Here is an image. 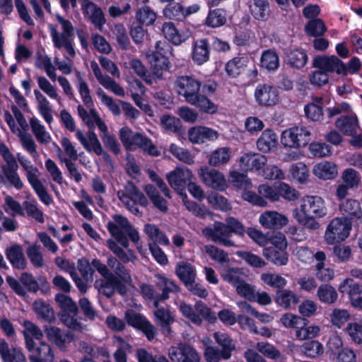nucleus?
<instances>
[{
  "mask_svg": "<svg viewBox=\"0 0 362 362\" xmlns=\"http://www.w3.org/2000/svg\"><path fill=\"white\" fill-rule=\"evenodd\" d=\"M175 274L185 286L195 280L197 271L194 266L185 261L180 262L175 267Z\"/></svg>",
  "mask_w": 362,
  "mask_h": 362,
  "instance_id": "obj_42",
  "label": "nucleus"
},
{
  "mask_svg": "<svg viewBox=\"0 0 362 362\" xmlns=\"http://www.w3.org/2000/svg\"><path fill=\"white\" fill-rule=\"evenodd\" d=\"M257 192L258 194L253 191L243 192L242 198L253 205L261 207H266L267 206L266 199L272 202L279 201L277 182L272 185L269 183L261 184L257 187Z\"/></svg>",
  "mask_w": 362,
  "mask_h": 362,
  "instance_id": "obj_11",
  "label": "nucleus"
},
{
  "mask_svg": "<svg viewBox=\"0 0 362 362\" xmlns=\"http://www.w3.org/2000/svg\"><path fill=\"white\" fill-rule=\"evenodd\" d=\"M289 172L293 179L300 184L306 183L309 178V170L307 165L302 163H296L291 165Z\"/></svg>",
  "mask_w": 362,
  "mask_h": 362,
  "instance_id": "obj_64",
  "label": "nucleus"
},
{
  "mask_svg": "<svg viewBox=\"0 0 362 362\" xmlns=\"http://www.w3.org/2000/svg\"><path fill=\"white\" fill-rule=\"evenodd\" d=\"M293 216L303 226L316 230L320 228L317 219L324 218L327 214L325 201L317 195H306L300 200L298 207L293 210Z\"/></svg>",
  "mask_w": 362,
  "mask_h": 362,
  "instance_id": "obj_3",
  "label": "nucleus"
},
{
  "mask_svg": "<svg viewBox=\"0 0 362 362\" xmlns=\"http://www.w3.org/2000/svg\"><path fill=\"white\" fill-rule=\"evenodd\" d=\"M33 309L37 317L45 321L52 322L55 318L54 312L50 305L42 300L34 301Z\"/></svg>",
  "mask_w": 362,
  "mask_h": 362,
  "instance_id": "obj_52",
  "label": "nucleus"
},
{
  "mask_svg": "<svg viewBox=\"0 0 362 362\" xmlns=\"http://www.w3.org/2000/svg\"><path fill=\"white\" fill-rule=\"evenodd\" d=\"M222 279L234 287L244 278V273L238 268L223 267L219 270Z\"/></svg>",
  "mask_w": 362,
  "mask_h": 362,
  "instance_id": "obj_57",
  "label": "nucleus"
},
{
  "mask_svg": "<svg viewBox=\"0 0 362 362\" xmlns=\"http://www.w3.org/2000/svg\"><path fill=\"white\" fill-rule=\"evenodd\" d=\"M168 355L173 362H200V357L196 350L187 344L170 347Z\"/></svg>",
  "mask_w": 362,
  "mask_h": 362,
  "instance_id": "obj_23",
  "label": "nucleus"
},
{
  "mask_svg": "<svg viewBox=\"0 0 362 362\" xmlns=\"http://www.w3.org/2000/svg\"><path fill=\"white\" fill-rule=\"evenodd\" d=\"M35 66L42 69L52 82L57 80L56 68L54 66L52 59L40 52L37 54L35 59Z\"/></svg>",
  "mask_w": 362,
  "mask_h": 362,
  "instance_id": "obj_46",
  "label": "nucleus"
},
{
  "mask_svg": "<svg viewBox=\"0 0 362 362\" xmlns=\"http://www.w3.org/2000/svg\"><path fill=\"white\" fill-rule=\"evenodd\" d=\"M193 173L187 168L177 167L166 175V179L170 187L179 194L185 193L187 182H191Z\"/></svg>",
  "mask_w": 362,
  "mask_h": 362,
  "instance_id": "obj_18",
  "label": "nucleus"
},
{
  "mask_svg": "<svg viewBox=\"0 0 362 362\" xmlns=\"http://www.w3.org/2000/svg\"><path fill=\"white\" fill-rule=\"evenodd\" d=\"M16 159L21 166L28 183L40 200L47 206L50 205L52 202V199L47 193L45 187L40 179L41 173L39 169L33 164L32 161L27 156L21 153H17Z\"/></svg>",
  "mask_w": 362,
  "mask_h": 362,
  "instance_id": "obj_4",
  "label": "nucleus"
},
{
  "mask_svg": "<svg viewBox=\"0 0 362 362\" xmlns=\"http://www.w3.org/2000/svg\"><path fill=\"white\" fill-rule=\"evenodd\" d=\"M33 93L36 100V107L38 113L47 125L50 127L54 122L52 107L50 102L39 90L35 89Z\"/></svg>",
  "mask_w": 362,
  "mask_h": 362,
  "instance_id": "obj_30",
  "label": "nucleus"
},
{
  "mask_svg": "<svg viewBox=\"0 0 362 362\" xmlns=\"http://www.w3.org/2000/svg\"><path fill=\"white\" fill-rule=\"evenodd\" d=\"M6 255L7 259L14 267L18 269L25 268L26 262L21 246L18 245L11 246L6 249Z\"/></svg>",
  "mask_w": 362,
  "mask_h": 362,
  "instance_id": "obj_50",
  "label": "nucleus"
},
{
  "mask_svg": "<svg viewBox=\"0 0 362 362\" xmlns=\"http://www.w3.org/2000/svg\"><path fill=\"white\" fill-rule=\"evenodd\" d=\"M176 304L182 315L194 325H200L204 320L213 323L216 320L215 313L202 301H197L194 308L183 301Z\"/></svg>",
  "mask_w": 362,
  "mask_h": 362,
  "instance_id": "obj_7",
  "label": "nucleus"
},
{
  "mask_svg": "<svg viewBox=\"0 0 362 362\" xmlns=\"http://www.w3.org/2000/svg\"><path fill=\"white\" fill-rule=\"evenodd\" d=\"M326 259V255L324 252L318 251L316 252V260L317 264L315 268L317 270L316 276L320 281H328L333 279L334 272L329 268H325V261Z\"/></svg>",
  "mask_w": 362,
  "mask_h": 362,
  "instance_id": "obj_48",
  "label": "nucleus"
},
{
  "mask_svg": "<svg viewBox=\"0 0 362 362\" xmlns=\"http://www.w3.org/2000/svg\"><path fill=\"white\" fill-rule=\"evenodd\" d=\"M343 62L334 55L319 57L314 60V66L326 72H334L342 76Z\"/></svg>",
  "mask_w": 362,
  "mask_h": 362,
  "instance_id": "obj_29",
  "label": "nucleus"
},
{
  "mask_svg": "<svg viewBox=\"0 0 362 362\" xmlns=\"http://www.w3.org/2000/svg\"><path fill=\"white\" fill-rule=\"evenodd\" d=\"M37 82L39 88L49 98L56 100L58 104H62V97L59 95V90L57 86L52 85L46 77L42 76L37 78Z\"/></svg>",
  "mask_w": 362,
  "mask_h": 362,
  "instance_id": "obj_53",
  "label": "nucleus"
},
{
  "mask_svg": "<svg viewBox=\"0 0 362 362\" xmlns=\"http://www.w3.org/2000/svg\"><path fill=\"white\" fill-rule=\"evenodd\" d=\"M214 338L216 343L221 347V356L224 360L229 359L232 352L235 349V344L231 337L224 332H214Z\"/></svg>",
  "mask_w": 362,
  "mask_h": 362,
  "instance_id": "obj_40",
  "label": "nucleus"
},
{
  "mask_svg": "<svg viewBox=\"0 0 362 362\" xmlns=\"http://www.w3.org/2000/svg\"><path fill=\"white\" fill-rule=\"evenodd\" d=\"M322 98L320 97L315 98L313 101L304 107L306 117L313 121H319L322 118Z\"/></svg>",
  "mask_w": 362,
  "mask_h": 362,
  "instance_id": "obj_56",
  "label": "nucleus"
},
{
  "mask_svg": "<svg viewBox=\"0 0 362 362\" xmlns=\"http://www.w3.org/2000/svg\"><path fill=\"white\" fill-rule=\"evenodd\" d=\"M77 110L79 117L89 127H97L100 132L107 126L95 108H90L89 111H87L82 105H79L77 107Z\"/></svg>",
  "mask_w": 362,
  "mask_h": 362,
  "instance_id": "obj_32",
  "label": "nucleus"
},
{
  "mask_svg": "<svg viewBox=\"0 0 362 362\" xmlns=\"http://www.w3.org/2000/svg\"><path fill=\"white\" fill-rule=\"evenodd\" d=\"M157 310L154 312L156 322L163 329L164 332H170V325L175 322V317L168 309L158 307V299L153 303Z\"/></svg>",
  "mask_w": 362,
  "mask_h": 362,
  "instance_id": "obj_39",
  "label": "nucleus"
},
{
  "mask_svg": "<svg viewBox=\"0 0 362 362\" xmlns=\"http://www.w3.org/2000/svg\"><path fill=\"white\" fill-rule=\"evenodd\" d=\"M44 331L48 340L59 348L63 347L66 343L73 340L71 334L65 333L59 328L54 326H45Z\"/></svg>",
  "mask_w": 362,
  "mask_h": 362,
  "instance_id": "obj_38",
  "label": "nucleus"
},
{
  "mask_svg": "<svg viewBox=\"0 0 362 362\" xmlns=\"http://www.w3.org/2000/svg\"><path fill=\"white\" fill-rule=\"evenodd\" d=\"M231 149L229 147H220L213 151L209 156V164L219 167L228 163L231 158Z\"/></svg>",
  "mask_w": 362,
  "mask_h": 362,
  "instance_id": "obj_45",
  "label": "nucleus"
},
{
  "mask_svg": "<svg viewBox=\"0 0 362 362\" xmlns=\"http://www.w3.org/2000/svg\"><path fill=\"white\" fill-rule=\"evenodd\" d=\"M30 353V362H54V354L51 346L46 342L42 341L37 347L34 346V351Z\"/></svg>",
  "mask_w": 362,
  "mask_h": 362,
  "instance_id": "obj_37",
  "label": "nucleus"
},
{
  "mask_svg": "<svg viewBox=\"0 0 362 362\" xmlns=\"http://www.w3.org/2000/svg\"><path fill=\"white\" fill-rule=\"evenodd\" d=\"M161 30L165 39L175 46L180 45L190 37L189 31L178 30L172 22L164 23Z\"/></svg>",
  "mask_w": 362,
  "mask_h": 362,
  "instance_id": "obj_28",
  "label": "nucleus"
},
{
  "mask_svg": "<svg viewBox=\"0 0 362 362\" xmlns=\"http://www.w3.org/2000/svg\"><path fill=\"white\" fill-rule=\"evenodd\" d=\"M81 9L84 16L90 21L95 27L102 30L106 20L101 8L88 0H82Z\"/></svg>",
  "mask_w": 362,
  "mask_h": 362,
  "instance_id": "obj_26",
  "label": "nucleus"
},
{
  "mask_svg": "<svg viewBox=\"0 0 362 362\" xmlns=\"http://www.w3.org/2000/svg\"><path fill=\"white\" fill-rule=\"evenodd\" d=\"M339 211L344 216L343 218L352 223L361 222L362 220V208L358 201L348 199L339 205Z\"/></svg>",
  "mask_w": 362,
  "mask_h": 362,
  "instance_id": "obj_27",
  "label": "nucleus"
},
{
  "mask_svg": "<svg viewBox=\"0 0 362 362\" xmlns=\"http://www.w3.org/2000/svg\"><path fill=\"white\" fill-rule=\"evenodd\" d=\"M267 161V156L252 151L244 153L238 159L240 169L251 172H258L262 170Z\"/></svg>",
  "mask_w": 362,
  "mask_h": 362,
  "instance_id": "obj_20",
  "label": "nucleus"
},
{
  "mask_svg": "<svg viewBox=\"0 0 362 362\" xmlns=\"http://www.w3.org/2000/svg\"><path fill=\"white\" fill-rule=\"evenodd\" d=\"M313 173L322 180H332L338 175V168L335 163L324 160L313 166Z\"/></svg>",
  "mask_w": 362,
  "mask_h": 362,
  "instance_id": "obj_33",
  "label": "nucleus"
},
{
  "mask_svg": "<svg viewBox=\"0 0 362 362\" xmlns=\"http://www.w3.org/2000/svg\"><path fill=\"white\" fill-rule=\"evenodd\" d=\"M144 191L156 208L163 212L168 210L167 202L159 194L157 189L153 185H146Z\"/></svg>",
  "mask_w": 362,
  "mask_h": 362,
  "instance_id": "obj_62",
  "label": "nucleus"
},
{
  "mask_svg": "<svg viewBox=\"0 0 362 362\" xmlns=\"http://www.w3.org/2000/svg\"><path fill=\"white\" fill-rule=\"evenodd\" d=\"M202 233L207 238L223 246L230 247L234 245L233 241L230 240L232 235L230 230L226 223L216 221L212 228H205Z\"/></svg>",
  "mask_w": 362,
  "mask_h": 362,
  "instance_id": "obj_17",
  "label": "nucleus"
},
{
  "mask_svg": "<svg viewBox=\"0 0 362 362\" xmlns=\"http://www.w3.org/2000/svg\"><path fill=\"white\" fill-rule=\"evenodd\" d=\"M156 277L157 279V286L162 290V294L160 297L155 298V300L156 298L158 299V301L165 300L169 298V293L178 291V286L173 281L160 274L156 275Z\"/></svg>",
  "mask_w": 362,
  "mask_h": 362,
  "instance_id": "obj_51",
  "label": "nucleus"
},
{
  "mask_svg": "<svg viewBox=\"0 0 362 362\" xmlns=\"http://www.w3.org/2000/svg\"><path fill=\"white\" fill-rule=\"evenodd\" d=\"M107 228L111 235L117 240L109 239L107 245L122 262H129L134 259L133 251L129 249L127 237L136 245L139 253L143 254L142 247L139 244V233L127 218L116 214L113 216V220L107 223Z\"/></svg>",
  "mask_w": 362,
  "mask_h": 362,
  "instance_id": "obj_2",
  "label": "nucleus"
},
{
  "mask_svg": "<svg viewBox=\"0 0 362 362\" xmlns=\"http://www.w3.org/2000/svg\"><path fill=\"white\" fill-rule=\"evenodd\" d=\"M155 52L148 54L147 58L155 69L165 70L169 67L168 54H173L172 47L166 42L158 41L156 44Z\"/></svg>",
  "mask_w": 362,
  "mask_h": 362,
  "instance_id": "obj_19",
  "label": "nucleus"
},
{
  "mask_svg": "<svg viewBox=\"0 0 362 362\" xmlns=\"http://www.w3.org/2000/svg\"><path fill=\"white\" fill-rule=\"evenodd\" d=\"M100 136L105 147L112 153L117 155L120 153V144L115 136L109 132L107 126L100 131Z\"/></svg>",
  "mask_w": 362,
  "mask_h": 362,
  "instance_id": "obj_60",
  "label": "nucleus"
},
{
  "mask_svg": "<svg viewBox=\"0 0 362 362\" xmlns=\"http://www.w3.org/2000/svg\"><path fill=\"white\" fill-rule=\"evenodd\" d=\"M248 62L247 57H237L228 61L225 67L228 76L232 78L238 76L244 71Z\"/></svg>",
  "mask_w": 362,
  "mask_h": 362,
  "instance_id": "obj_49",
  "label": "nucleus"
},
{
  "mask_svg": "<svg viewBox=\"0 0 362 362\" xmlns=\"http://www.w3.org/2000/svg\"><path fill=\"white\" fill-rule=\"evenodd\" d=\"M119 285V281L115 276L97 280L95 282V287L107 297H111Z\"/></svg>",
  "mask_w": 362,
  "mask_h": 362,
  "instance_id": "obj_54",
  "label": "nucleus"
},
{
  "mask_svg": "<svg viewBox=\"0 0 362 362\" xmlns=\"http://www.w3.org/2000/svg\"><path fill=\"white\" fill-rule=\"evenodd\" d=\"M176 304L182 315L194 325H200L204 320L213 323L216 320L215 313L202 301H197L194 308L183 301Z\"/></svg>",
  "mask_w": 362,
  "mask_h": 362,
  "instance_id": "obj_6",
  "label": "nucleus"
},
{
  "mask_svg": "<svg viewBox=\"0 0 362 362\" xmlns=\"http://www.w3.org/2000/svg\"><path fill=\"white\" fill-rule=\"evenodd\" d=\"M310 130L304 126H295L284 130L280 136L281 144L286 148L298 149L305 146L311 138Z\"/></svg>",
  "mask_w": 362,
  "mask_h": 362,
  "instance_id": "obj_10",
  "label": "nucleus"
},
{
  "mask_svg": "<svg viewBox=\"0 0 362 362\" xmlns=\"http://www.w3.org/2000/svg\"><path fill=\"white\" fill-rule=\"evenodd\" d=\"M261 68L268 71H274L279 69L280 62L277 53L273 49H267L262 52L260 58Z\"/></svg>",
  "mask_w": 362,
  "mask_h": 362,
  "instance_id": "obj_47",
  "label": "nucleus"
},
{
  "mask_svg": "<svg viewBox=\"0 0 362 362\" xmlns=\"http://www.w3.org/2000/svg\"><path fill=\"white\" fill-rule=\"evenodd\" d=\"M351 230V223L343 218L332 219L326 228L325 241L328 245H334L345 240Z\"/></svg>",
  "mask_w": 362,
  "mask_h": 362,
  "instance_id": "obj_12",
  "label": "nucleus"
},
{
  "mask_svg": "<svg viewBox=\"0 0 362 362\" xmlns=\"http://www.w3.org/2000/svg\"><path fill=\"white\" fill-rule=\"evenodd\" d=\"M13 115L6 111L4 114L5 121L9 127L11 132L16 134L21 141V144L28 153L35 159L39 156L37 151V145L32 136L28 133L29 125L32 132L41 144H49L52 141V136L47 130L45 126L35 116L29 118V124L23 113L16 105H12Z\"/></svg>",
  "mask_w": 362,
  "mask_h": 362,
  "instance_id": "obj_1",
  "label": "nucleus"
},
{
  "mask_svg": "<svg viewBox=\"0 0 362 362\" xmlns=\"http://www.w3.org/2000/svg\"><path fill=\"white\" fill-rule=\"evenodd\" d=\"M57 20L59 23V30L53 25H49L50 35L52 40L55 48L59 49H64L71 58L76 55L73 46L74 26L71 21L57 16Z\"/></svg>",
  "mask_w": 362,
  "mask_h": 362,
  "instance_id": "obj_5",
  "label": "nucleus"
},
{
  "mask_svg": "<svg viewBox=\"0 0 362 362\" xmlns=\"http://www.w3.org/2000/svg\"><path fill=\"white\" fill-rule=\"evenodd\" d=\"M144 233L147 235L148 240L152 241L151 243H158L165 246L170 245L168 238L154 224L146 223L144 226Z\"/></svg>",
  "mask_w": 362,
  "mask_h": 362,
  "instance_id": "obj_44",
  "label": "nucleus"
},
{
  "mask_svg": "<svg viewBox=\"0 0 362 362\" xmlns=\"http://www.w3.org/2000/svg\"><path fill=\"white\" fill-rule=\"evenodd\" d=\"M350 317V313L346 309L334 308L329 315V321L334 327L341 329L349 322Z\"/></svg>",
  "mask_w": 362,
  "mask_h": 362,
  "instance_id": "obj_63",
  "label": "nucleus"
},
{
  "mask_svg": "<svg viewBox=\"0 0 362 362\" xmlns=\"http://www.w3.org/2000/svg\"><path fill=\"white\" fill-rule=\"evenodd\" d=\"M202 83L190 76L177 77L174 83L176 93L184 97L188 103H194L196 95L199 93Z\"/></svg>",
  "mask_w": 362,
  "mask_h": 362,
  "instance_id": "obj_13",
  "label": "nucleus"
},
{
  "mask_svg": "<svg viewBox=\"0 0 362 362\" xmlns=\"http://www.w3.org/2000/svg\"><path fill=\"white\" fill-rule=\"evenodd\" d=\"M140 133L134 132L127 127H122L119 130V137L124 147L128 151H133L136 148L138 139L140 138Z\"/></svg>",
  "mask_w": 362,
  "mask_h": 362,
  "instance_id": "obj_43",
  "label": "nucleus"
},
{
  "mask_svg": "<svg viewBox=\"0 0 362 362\" xmlns=\"http://www.w3.org/2000/svg\"><path fill=\"white\" fill-rule=\"evenodd\" d=\"M0 355L4 362H27L22 350L18 348L9 349L4 339H0Z\"/></svg>",
  "mask_w": 362,
  "mask_h": 362,
  "instance_id": "obj_35",
  "label": "nucleus"
},
{
  "mask_svg": "<svg viewBox=\"0 0 362 362\" xmlns=\"http://www.w3.org/2000/svg\"><path fill=\"white\" fill-rule=\"evenodd\" d=\"M230 182L236 188L244 192L252 191V182L247 175L238 171H231L229 174Z\"/></svg>",
  "mask_w": 362,
  "mask_h": 362,
  "instance_id": "obj_58",
  "label": "nucleus"
},
{
  "mask_svg": "<svg viewBox=\"0 0 362 362\" xmlns=\"http://www.w3.org/2000/svg\"><path fill=\"white\" fill-rule=\"evenodd\" d=\"M255 102L261 107H273L276 105L280 97L277 88L268 83L257 86L254 92Z\"/></svg>",
  "mask_w": 362,
  "mask_h": 362,
  "instance_id": "obj_14",
  "label": "nucleus"
},
{
  "mask_svg": "<svg viewBox=\"0 0 362 362\" xmlns=\"http://www.w3.org/2000/svg\"><path fill=\"white\" fill-rule=\"evenodd\" d=\"M23 327L25 329L23 331V334L25 339V347L28 351H33L35 346L33 338L41 340L43 337V333L36 325L29 320L23 322Z\"/></svg>",
  "mask_w": 362,
  "mask_h": 362,
  "instance_id": "obj_34",
  "label": "nucleus"
},
{
  "mask_svg": "<svg viewBox=\"0 0 362 362\" xmlns=\"http://www.w3.org/2000/svg\"><path fill=\"white\" fill-rule=\"evenodd\" d=\"M76 137L84 149L89 153H94L101 156L105 160H110V156L103 149L96 134L89 131L86 134L80 129L76 131Z\"/></svg>",
  "mask_w": 362,
  "mask_h": 362,
  "instance_id": "obj_15",
  "label": "nucleus"
},
{
  "mask_svg": "<svg viewBox=\"0 0 362 362\" xmlns=\"http://www.w3.org/2000/svg\"><path fill=\"white\" fill-rule=\"evenodd\" d=\"M188 139L194 144H202L208 141L218 139L219 133L210 127L205 126H196L188 130Z\"/></svg>",
  "mask_w": 362,
  "mask_h": 362,
  "instance_id": "obj_24",
  "label": "nucleus"
},
{
  "mask_svg": "<svg viewBox=\"0 0 362 362\" xmlns=\"http://www.w3.org/2000/svg\"><path fill=\"white\" fill-rule=\"evenodd\" d=\"M317 296L320 302L329 305L334 303L338 298L337 290L328 284L320 286Z\"/></svg>",
  "mask_w": 362,
  "mask_h": 362,
  "instance_id": "obj_61",
  "label": "nucleus"
},
{
  "mask_svg": "<svg viewBox=\"0 0 362 362\" xmlns=\"http://www.w3.org/2000/svg\"><path fill=\"white\" fill-rule=\"evenodd\" d=\"M18 168L17 160L1 165L3 177L4 178V184L8 182L10 186L21 190L23 188L24 184L18 175Z\"/></svg>",
  "mask_w": 362,
  "mask_h": 362,
  "instance_id": "obj_31",
  "label": "nucleus"
},
{
  "mask_svg": "<svg viewBox=\"0 0 362 362\" xmlns=\"http://www.w3.org/2000/svg\"><path fill=\"white\" fill-rule=\"evenodd\" d=\"M209 45L204 39L194 41L192 46V59L194 64L202 65L209 59Z\"/></svg>",
  "mask_w": 362,
  "mask_h": 362,
  "instance_id": "obj_36",
  "label": "nucleus"
},
{
  "mask_svg": "<svg viewBox=\"0 0 362 362\" xmlns=\"http://www.w3.org/2000/svg\"><path fill=\"white\" fill-rule=\"evenodd\" d=\"M338 289L341 293L348 294L350 303L354 308L362 310V296L358 284L348 278L339 284Z\"/></svg>",
  "mask_w": 362,
  "mask_h": 362,
  "instance_id": "obj_22",
  "label": "nucleus"
},
{
  "mask_svg": "<svg viewBox=\"0 0 362 362\" xmlns=\"http://www.w3.org/2000/svg\"><path fill=\"white\" fill-rule=\"evenodd\" d=\"M198 175L202 182L213 189L224 191L228 187L224 175L218 170L204 166L199 168Z\"/></svg>",
  "mask_w": 362,
  "mask_h": 362,
  "instance_id": "obj_16",
  "label": "nucleus"
},
{
  "mask_svg": "<svg viewBox=\"0 0 362 362\" xmlns=\"http://www.w3.org/2000/svg\"><path fill=\"white\" fill-rule=\"evenodd\" d=\"M259 223L266 229H281L288 223V218L274 210H267L260 214Z\"/></svg>",
  "mask_w": 362,
  "mask_h": 362,
  "instance_id": "obj_25",
  "label": "nucleus"
},
{
  "mask_svg": "<svg viewBox=\"0 0 362 362\" xmlns=\"http://www.w3.org/2000/svg\"><path fill=\"white\" fill-rule=\"evenodd\" d=\"M57 305L62 310L60 319L62 322L71 329L82 331L86 325H83L76 317L78 313V307L76 303L68 296L63 293H57L55 296Z\"/></svg>",
  "mask_w": 362,
  "mask_h": 362,
  "instance_id": "obj_8",
  "label": "nucleus"
},
{
  "mask_svg": "<svg viewBox=\"0 0 362 362\" xmlns=\"http://www.w3.org/2000/svg\"><path fill=\"white\" fill-rule=\"evenodd\" d=\"M278 144L276 134L270 129H265L257 141V148L263 153H269L276 148Z\"/></svg>",
  "mask_w": 362,
  "mask_h": 362,
  "instance_id": "obj_41",
  "label": "nucleus"
},
{
  "mask_svg": "<svg viewBox=\"0 0 362 362\" xmlns=\"http://www.w3.org/2000/svg\"><path fill=\"white\" fill-rule=\"evenodd\" d=\"M336 127L344 134L353 136L358 128V120L354 116L341 117L336 121Z\"/></svg>",
  "mask_w": 362,
  "mask_h": 362,
  "instance_id": "obj_59",
  "label": "nucleus"
},
{
  "mask_svg": "<svg viewBox=\"0 0 362 362\" xmlns=\"http://www.w3.org/2000/svg\"><path fill=\"white\" fill-rule=\"evenodd\" d=\"M117 196L121 204L134 214L139 213L138 205L146 206L148 203L144 194L132 182L127 183L123 189L118 190Z\"/></svg>",
  "mask_w": 362,
  "mask_h": 362,
  "instance_id": "obj_9",
  "label": "nucleus"
},
{
  "mask_svg": "<svg viewBox=\"0 0 362 362\" xmlns=\"http://www.w3.org/2000/svg\"><path fill=\"white\" fill-rule=\"evenodd\" d=\"M90 64L95 78L103 87L110 90L118 96H124V90L110 76L103 74L99 64L95 61H91Z\"/></svg>",
  "mask_w": 362,
  "mask_h": 362,
  "instance_id": "obj_21",
  "label": "nucleus"
},
{
  "mask_svg": "<svg viewBox=\"0 0 362 362\" xmlns=\"http://www.w3.org/2000/svg\"><path fill=\"white\" fill-rule=\"evenodd\" d=\"M264 256L276 265L283 266L288 262V255L286 250H278L274 247L265 248L263 251Z\"/></svg>",
  "mask_w": 362,
  "mask_h": 362,
  "instance_id": "obj_55",
  "label": "nucleus"
}]
</instances>
